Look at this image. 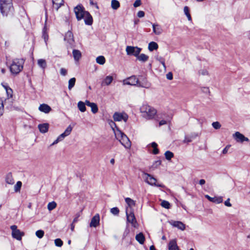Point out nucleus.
<instances>
[{"instance_id":"1","label":"nucleus","mask_w":250,"mask_h":250,"mask_svg":"<svg viewBox=\"0 0 250 250\" xmlns=\"http://www.w3.org/2000/svg\"><path fill=\"white\" fill-rule=\"evenodd\" d=\"M0 10L3 16L13 14L14 9L12 0H0Z\"/></svg>"},{"instance_id":"2","label":"nucleus","mask_w":250,"mask_h":250,"mask_svg":"<svg viewBox=\"0 0 250 250\" xmlns=\"http://www.w3.org/2000/svg\"><path fill=\"white\" fill-rule=\"evenodd\" d=\"M140 110L143 117L146 120L153 119L157 113V111L154 107L146 104L142 105Z\"/></svg>"},{"instance_id":"3","label":"nucleus","mask_w":250,"mask_h":250,"mask_svg":"<svg viewBox=\"0 0 250 250\" xmlns=\"http://www.w3.org/2000/svg\"><path fill=\"white\" fill-rule=\"evenodd\" d=\"M25 60L23 59H15L13 60L12 63L10 66L11 72L17 75L19 74L23 69Z\"/></svg>"},{"instance_id":"4","label":"nucleus","mask_w":250,"mask_h":250,"mask_svg":"<svg viewBox=\"0 0 250 250\" xmlns=\"http://www.w3.org/2000/svg\"><path fill=\"white\" fill-rule=\"evenodd\" d=\"M115 135L116 138L119 141L125 148H129L131 147V142L124 133L119 130H117L115 132Z\"/></svg>"},{"instance_id":"5","label":"nucleus","mask_w":250,"mask_h":250,"mask_svg":"<svg viewBox=\"0 0 250 250\" xmlns=\"http://www.w3.org/2000/svg\"><path fill=\"white\" fill-rule=\"evenodd\" d=\"M143 178L145 181L148 184L152 186H155L158 187L164 188L165 186L162 184H157V180L151 175L147 173H144L143 175Z\"/></svg>"},{"instance_id":"6","label":"nucleus","mask_w":250,"mask_h":250,"mask_svg":"<svg viewBox=\"0 0 250 250\" xmlns=\"http://www.w3.org/2000/svg\"><path fill=\"white\" fill-rule=\"evenodd\" d=\"M142 48L137 46H127L125 51L127 55L137 57L140 54Z\"/></svg>"},{"instance_id":"7","label":"nucleus","mask_w":250,"mask_h":250,"mask_svg":"<svg viewBox=\"0 0 250 250\" xmlns=\"http://www.w3.org/2000/svg\"><path fill=\"white\" fill-rule=\"evenodd\" d=\"M74 11L76 15V18L78 21L83 18L87 12L84 11L83 7L81 5H78L76 6L74 9Z\"/></svg>"},{"instance_id":"8","label":"nucleus","mask_w":250,"mask_h":250,"mask_svg":"<svg viewBox=\"0 0 250 250\" xmlns=\"http://www.w3.org/2000/svg\"><path fill=\"white\" fill-rule=\"evenodd\" d=\"M126 215L127 222L130 223L131 224L132 226H133L134 228H136L138 226V224L134 213L132 211L129 212L128 210L126 209Z\"/></svg>"},{"instance_id":"9","label":"nucleus","mask_w":250,"mask_h":250,"mask_svg":"<svg viewBox=\"0 0 250 250\" xmlns=\"http://www.w3.org/2000/svg\"><path fill=\"white\" fill-rule=\"evenodd\" d=\"M10 228L12 231V235L13 237L18 240H21L22 236L24 235V233L17 229V227L16 225L11 226Z\"/></svg>"},{"instance_id":"10","label":"nucleus","mask_w":250,"mask_h":250,"mask_svg":"<svg viewBox=\"0 0 250 250\" xmlns=\"http://www.w3.org/2000/svg\"><path fill=\"white\" fill-rule=\"evenodd\" d=\"M113 119L116 122H119L123 120L126 122L128 118L127 114L125 112H115L113 116Z\"/></svg>"},{"instance_id":"11","label":"nucleus","mask_w":250,"mask_h":250,"mask_svg":"<svg viewBox=\"0 0 250 250\" xmlns=\"http://www.w3.org/2000/svg\"><path fill=\"white\" fill-rule=\"evenodd\" d=\"M233 137L237 142L239 143H242L244 141H249L248 138L246 137L243 134L238 131L233 134Z\"/></svg>"},{"instance_id":"12","label":"nucleus","mask_w":250,"mask_h":250,"mask_svg":"<svg viewBox=\"0 0 250 250\" xmlns=\"http://www.w3.org/2000/svg\"><path fill=\"white\" fill-rule=\"evenodd\" d=\"M138 83L139 80L135 76H132L124 81V83L127 85H137Z\"/></svg>"},{"instance_id":"13","label":"nucleus","mask_w":250,"mask_h":250,"mask_svg":"<svg viewBox=\"0 0 250 250\" xmlns=\"http://www.w3.org/2000/svg\"><path fill=\"white\" fill-rule=\"evenodd\" d=\"M99 223L100 215L99 214H96L92 218L89 226L90 227L96 228L99 225Z\"/></svg>"},{"instance_id":"14","label":"nucleus","mask_w":250,"mask_h":250,"mask_svg":"<svg viewBox=\"0 0 250 250\" xmlns=\"http://www.w3.org/2000/svg\"><path fill=\"white\" fill-rule=\"evenodd\" d=\"M206 198L208 199L209 201L216 204H219L223 202V197L222 196H215L211 197L208 195H205Z\"/></svg>"},{"instance_id":"15","label":"nucleus","mask_w":250,"mask_h":250,"mask_svg":"<svg viewBox=\"0 0 250 250\" xmlns=\"http://www.w3.org/2000/svg\"><path fill=\"white\" fill-rule=\"evenodd\" d=\"M64 40L67 41L70 44H72L74 42L73 34L70 31H68L65 35Z\"/></svg>"},{"instance_id":"16","label":"nucleus","mask_w":250,"mask_h":250,"mask_svg":"<svg viewBox=\"0 0 250 250\" xmlns=\"http://www.w3.org/2000/svg\"><path fill=\"white\" fill-rule=\"evenodd\" d=\"M72 130V127L71 126V125H69L65 130L64 132L60 135L58 137L61 141L63 140L65 137L68 136L70 134Z\"/></svg>"},{"instance_id":"17","label":"nucleus","mask_w":250,"mask_h":250,"mask_svg":"<svg viewBox=\"0 0 250 250\" xmlns=\"http://www.w3.org/2000/svg\"><path fill=\"white\" fill-rule=\"evenodd\" d=\"M153 32L157 35H159L162 34L163 29L161 26L156 23L152 24Z\"/></svg>"},{"instance_id":"18","label":"nucleus","mask_w":250,"mask_h":250,"mask_svg":"<svg viewBox=\"0 0 250 250\" xmlns=\"http://www.w3.org/2000/svg\"><path fill=\"white\" fill-rule=\"evenodd\" d=\"M85 104L87 106H89L91 108V111L94 113H96L98 111V108L97 104L94 103H91L89 101H85Z\"/></svg>"},{"instance_id":"19","label":"nucleus","mask_w":250,"mask_h":250,"mask_svg":"<svg viewBox=\"0 0 250 250\" xmlns=\"http://www.w3.org/2000/svg\"><path fill=\"white\" fill-rule=\"evenodd\" d=\"M39 110L45 113H48L51 110V108L48 104H42L40 105Z\"/></svg>"},{"instance_id":"20","label":"nucleus","mask_w":250,"mask_h":250,"mask_svg":"<svg viewBox=\"0 0 250 250\" xmlns=\"http://www.w3.org/2000/svg\"><path fill=\"white\" fill-rule=\"evenodd\" d=\"M84 17L85 24L86 25H91L93 23V18L88 12H86V14L84 16Z\"/></svg>"},{"instance_id":"21","label":"nucleus","mask_w":250,"mask_h":250,"mask_svg":"<svg viewBox=\"0 0 250 250\" xmlns=\"http://www.w3.org/2000/svg\"><path fill=\"white\" fill-rule=\"evenodd\" d=\"M113 80V78L111 76H107L102 82L101 85H109L111 84Z\"/></svg>"},{"instance_id":"22","label":"nucleus","mask_w":250,"mask_h":250,"mask_svg":"<svg viewBox=\"0 0 250 250\" xmlns=\"http://www.w3.org/2000/svg\"><path fill=\"white\" fill-rule=\"evenodd\" d=\"M168 250H179L175 239H173L169 242Z\"/></svg>"},{"instance_id":"23","label":"nucleus","mask_w":250,"mask_h":250,"mask_svg":"<svg viewBox=\"0 0 250 250\" xmlns=\"http://www.w3.org/2000/svg\"><path fill=\"white\" fill-rule=\"evenodd\" d=\"M49 128V125L47 123L39 124L38 125V128L40 131L42 133H44L48 131Z\"/></svg>"},{"instance_id":"24","label":"nucleus","mask_w":250,"mask_h":250,"mask_svg":"<svg viewBox=\"0 0 250 250\" xmlns=\"http://www.w3.org/2000/svg\"><path fill=\"white\" fill-rule=\"evenodd\" d=\"M53 6L56 10L63 4V0H52Z\"/></svg>"},{"instance_id":"25","label":"nucleus","mask_w":250,"mask_h":250,"mask_svg":"<svg viewBox=\"0 0 250 250\" xmlns=\"http://www.w3.org/2000/svg\"><path fill=\"white\" fill-rule=\"evenodd\" d=\"M73 56L76 61H79L82 57V54L80 50L74 49L72 52Z\"/></svg>"},{"instance_id":"26","label":"nucleus","mask_w":250,"mask_h":250,"mask_svg":"<svg viewBox=\"0 0 250 250\" xmlns=\"http://www.w3.org/2000/svg\"><path fill=\"white\" fill-rule=\"evenodd\" d=\"M173 226L184 230L185 229V225L180 221H174L172 223Z\"/></svg>"},{"instance_id":"27","label":"nucleus","mask_w":250,"mask_h":250,"mask_svg":"<svg viewBox=\"0 0 250 250\" xmlns=\"http://www.w3.org/2000/svg\"><path fill=\"white\" fill-rule=\"evenodd\" d=\"M38 65L43 70L47 66L46 62L44 59H40L38 60Z\"/></svg>"},{"instance_id":"28","label":"nucleus","mask_w":250,"mask_h":250,"mask_svg":"<svg viewBox=\"0 0 250 250\" xmlns=\"http://www.w3.org/2000/svg\"><path fill=\"white\" fill-rule=\"evenodd\" d=\"M5 181L6 183L10 185H13L14 183V180L13 178L11 173H8L5 178Z\"/></svg>"},{"instance_id":"29","label":"nucleus","mask_w":250,"mask_h":250,"mask_svg":"<svg viewBox=\"0 0 250 250\" xmlns=\"http://www.w3.org/2000/svg\"><path fill=\"white\" fill-rule=\"evenodd\" d=\"M158 48V44L154 42H151L148 44V49L150 51H152L154 50H157Z\"/></svg>"},{"instance_id":"30","label":"nucleus","mask_w":250,"mask_h":250,"mask_svg":"<svg viewBox=\"0 0 250 250\" xmlns=\"http://www.w3.org/2000/svg\"><path fill=\"white\" fill-rule=\"evenodd\" d=\"M136 240L141 244H143L145 241V237L142 233H140L136 235Z\"/></svg>"},{"instance_id":"31","label":"nucleus","mask_w":250,"mask_h":250,"mask_svg":"<svg viewBox=\"0 0 250 250\" xmlns=\"http://www.w3.org/2000/svg\"><path fill=\"white\" fill-rule=\"evenodd\" d=\"M85 103L83 102L80 101L78 103V107L80 111L84 112L86 111Z\"/></svg>"},{"instance_id":"32","label":"nucleus","mask_w":250,"mask_h":250,"mask_svg":"<svg viewBox=\"0 0 250 250\" xmlns=\"http://www.w3.org/2000/svg\"><path fill=\"white\" fill-rule=\"evenodd\" d=\"M137 86L139 87L148 88L150 86V84L144 79V82H141L139 81V83Z\"/></svg>"},{"instance_id":"33","label":"nucleus","mask_w":250,"mask_h":250,"mask_svg":"<svg viewBox=\"0 0 250 250\" xmlns=\"http://www.w3.org/2000/svg\"><path fill=\"white\" fill-rule=\"evenodd\" d=\"M137 59L141 62H145L148 59V56L145 54H141L137 57Z\"/></svg>"},{"instance_id":"34","label":"nucleus","mask_w":250,"mask_h":250,"mask_svg":"<svg viewBox=\"0 0 250 250\" xmlns=\"http://www.w3.org/2000/svg\"><path fill=\"white\" fill-rule=\"evenodd\" d=\"M96 62L101 65H103L105 62V59L103 56H100L97 57Z\"/></svg>"},{"instance_id":"35","label":"nucleus","mask_w":250,"mask_h":250,"mask_svg":"<svg viewBox=\"0 0 250 250\" xmlns=\"http://www.w3.org/2000/svg\"><path fill=\"white\" fill-rule=\"evenodd\" d=\"M120 3L117 0H112L111 7L114 10H117L120 7Z\"/></svg>"},{"instance_id":"36","label":"nucleus","mask_w":250,"mask_h":250,"mask_svg":"<svg viewBox=\"0 0 250 250\" xmlns=\"http://www.w3.org/2000/svg\"><path fill=\"white\" fill-rule=\"evenodd\" d=\"M76 79L75 78H71L68 81V89L71 90L75 85Z\"/></svg>"},{"instance_id":"37","label":"nucleus","mask_w":250,"mask_h":250,"mask_svg":"<svg viewBox=\"0 0 250 250\" xmlns=\"http://www.w3.org/2000/svg\"><path fill=\"white\" fill-rule=\"evenodd\" d=\"M197 136V135L194 134L191 135L190 136H185V139L183 141L185 143H189L192 141V139L195 138Z\"/></svg>"},{"instance_id":"38","label":"nucleus","mask_w":250,"mask_h":250,"mask_svg":"<svg viewBox=\"0 0 250 250\" xmlns=\"http://www.w3.org/2000/svg\"><path fill=\"white\" fill-rule=\"evenodd\" d=\"M151 146L153 148L152 153L154 154H157L159 153V149L157 148V144L155 142H152L150 144Z\"/></svg>"},{"instance_id":"39","label":"nucleus","mask_w":250,"mask_h":250,"mask_svg":"<svg viewBox=\"0 0 250 250\" xmlns=\"http://www.w3.org/2000/svg\"><path fill=\"white\" fill-rule=\"evenodd\" d=\"M165 156L167 160H170L173 157L174 154L172 152L167 150L165 152Z\"/></svg>"},{"instance_id":"40","label":"nucleus","mask_w":250,"mask_h":250,"mask_svg":"<svg viewBox=\"0 0 250 250\" xmlns=\"http://www.w3.org/2000/svg\"><path fill=\"white\" fill-rule=\"evenodd\" d=\"M57 206V204L55 202L53 201L52 202H50L47 205V208L49 211L52 210L55 208H56Z\"/></svg>"},{"instance_id":"41","label":"nucleus","mask_w":250,"mask_h":250,"mask_svg":"<svg viewBox=\"0 0 250 250\" xmlns=\"http://www.w3.org/2000/svg\"><path fill=\"white\" fill-rule=\"evenodd\" d=\"M125 201L128 206L130 207L134 206L135 205V201L130 198H126L125 199Z\"/></svg>"},{"instance_id":"42","label":"nucleus","mask_w":250,"mask_h":250,"mask_svg":"<svg viewBox=\"0 0 250 250\" xmlns=\"http://www.w3.org/2000/svg\"><path fill=\"white\" fill-rule=\"evenodd\" d=\"M22 186V183L21 181L17 182L16 184L14 186V190L15 192H18L20 190Z\"/></svg>"},{"instance_id":"43","label":"nucleus","mask_w":250,"mask_h":250,"mask_svg":"<svg viewBox=\"0 0 250 250\" xmlns=\"http://www.w3.org/2000/svg\"><path fill=\"white\" fill-rule=\"evenodd\" d=\"M161 205L164 208L168 209L170 208V205L169 203L166 200H163L161 203Z\"/></svg>"},{"instance_id":"44","label":"nucleus","mask_w":250,"mask_h":250,"mask_svg":"<svg viewBox=\"0 0 250 250\" xmlns=\"http://www.w3.org/2000/svg\"><path fill=\"white\" fill-rule=\"evenodd\" d=\"M44 232L42 230H38L36 232V235L39 238H42L44 235Z\"/></svg>"},{"instance_id":"45","label":"nucleus","mask_w":250,"mask_h":250,"mask_svg":"<svg viewBox=\"0 0 250 250\" xmlns=\"http://www.w3.org/2000/svg\"><path fill=\"white\" fill-rule=\"evenodd\" d=\"M161 164V161L157 160L155 161L152 165L151 166V168L154 169L158 167H159Z\"/></svg>"},{"instance_id":"46","label":"nucleus","mask_w":250,"mask_h":250,"mask_svg":"<svg viewBox=\"0 0 250 250\" xmlns=\"http://www.w3.org/2000/svg\"><path fill=\"white\" fill-rule=\"evenodd\" d=\"M110 212L112 214H113L114 215H118L119 213V209L117 207H114L110 209Z\"/></svg>"},{"instance_id":"47","label":"nucleus","mask_w":250,"mask_h":250,"mask_svg":"<svg viewBox=\"0 0 250 250\" xmlns=\"http://www.w3.org/2000/svg\"><path fill=\"white\" fill-rule=\"evenodd\" d=\"M55 244L56 246L60 247L62 245L63 242L61 239L57 238L55 240Z\"/></svg>"},{"instance_id":"48","label":"nucleus","mask_w":250,"mask_h":250,"mask_svg":"<svg viewBox=\"0 0 250 250\" xmlns=\"http://www.w3.org/2000/svg\"><path fill=\"white\" fill-rule=\"evenodd\" d=\"M212 126L215 129H219L221 125L219 122H214L212 123Z\"/></svg>"},{"instance_id":"49","label":"nucleus","mask_w":250,"mask_h":250,"mask_svg":"<svg viewBox=\"0 0 250 250\" xmlns=\"http://www.w3.org/2000/svg\"><path fill=\"white\" fill-rule=\"evenodd\" d=\"M199 74L200 75H202L203 76L208 75V71L207 69H201L199 71Z\"/></svg>"},{"instance_id":"50","label":"nucleus","mask_w":250,"mask_h":250,"mask_svg":"<svg viewBox=\"0 0 250 250\" xmlns=\"http://www.w3.org/2000/svg\"><path fill=\"white\" fill-rule=\"evenodd\" d=\"M3 113V103L2 100H0V117Z\"/></svg>"},{"instance_id":"51","label":"nucleus","mask_w":250,"mask_h":250,"mask_svg":"<svg viewBox=\"0 0 250 250\" xmlns=\"http://www.w3.org/2000/svg\"><path fill=\"white\" fill-rule=\"evenodd\" d=\"M6 93L8 95V97H9V98H12V92H13L12 89L9 87V88H6Z\"/></svg>"},{"instance_id":"52","label":"nucleus","mask_w":250,"mask_h":250,"mask_svg":"<svg viewBox=\"0 0 250 250\" xmlns=\"http://www.w3.org/2000/svg\"><path fill=\"white\" fill-rule=\"evenodd\" d=\"M81 213H82V211H80V212H78L77 213H76V214L75 215V218H74V219L73 220V223H76L78 221L79 217L81 215Z\"/></svg>"},{"instance_id":"53","label":"nucleus","mask_w":250,"mask_h":250,"mask_svg":"<svg viewBox=\"0 0 250 250\" xmlns=\"http://www.w3.org/2000/svg\"><path fill=\"white\" fill-rule=\"evenodd\" d=\"M141 0H136L133 3L134 7H137L141 5Z\"/></svg>"},{"instance_id":"54","label":"nucleus","mask_w":250,"mask_h":250,"mask_svg":"<svg viewBox=\"0 0 250 250\" xmlns=\"http://www.w3.org/2000/svg\"><path fill=\"white\" fill-rule=\"evenodd\" d=\"M167 78L169 80H171L173 79V74L172 72H169L166 75Z\"/></svg>"},{"instance_id":"55","label":"nucleus","mask_w":250,"mask_h":250,"mask_svg":"<svg viewBox=\"0 0 250 250\" xmlns=\"http://www.w3.org/2000/svg\"><path fill=\"white\" fill-rule=\"evenodd\" d=\"M60 73L62 76H65L67 74V70L63 68H62L60 70Z\"/></svg>"},{"instance_id":"56","label":"nucleus","mask_w":250,"mask_h":250,"mask_svg":"<svg viewBox=\"0 0 250 250\" xmlns=\"http://www.w3.org/2000/svg\"><path fill=\"white\" fill-rule=\"evenodd\" d=\"M137 16L139 18H143L145 16V12L143 11H139L137 13Z\"/></svg>"},{"instance_id":"57","label":"nucleus","mask_w":250,"mask_h":250,"mask_svg":"<svg viewBox=\"0 0 250 250\" xmlns=\"http://www.w3.org/2000/svg\"><path fill=\"white\" fill-rule=\"evenodd\" d=\"M230 199L228 198L226 201H225L224 204L226 206L230 207H231V204L229 202Z\"/></svg>"},{"instance_id":"58","label":"nucleus","mask_w":250,"mask_h":250,"mask_svg":"<svg viewBox=\"0 0 250 250\" xmlns=\"http://www.w3.org/2000/svg\"><path fill=\"white\" fill-rule=\"evenodd\" d=\"M230 147V146L229 145H228L222 151V153L224 154H226L228 151V150H229V148Z\"/></svg>"},{"instance_id":"59","label":"nucleus","mask_w":250,"mask_h":250,"mask_svg":"<svg viewBox=\"0 0 250 250\" xmlns=\"http://www.w3.org/2000/svg\"><path fill=\"white\" fill-rule=\"evenodd\" d=\"M184 11L186 16L189 14V9L188 6L184 7Z\"/></svg>"},{"instance_id":"60","label":"nucleus","mask_w":250,"mask_h":250,"mask_svg":"<svg viewBox=\"0 0 250 250\" xmlns=\"http://www.w3.org/2000/svg\"><path fill=\"white\" fill-rule=\"evenodd\" d=\"M89 0L90 5H94L97 9H99V7L96 3H94L92 0Z\"/></svg>"},{"instance_id":"61","label":"nucleus","mask_w":250,"mask_h":250,"mask_svg":"<svg viewBox=\"0 0 250 250\" xmlns=\"http://www.w3.org/2000/svg\"><path fill=\"white\" fill-rule=\"evenodd\" d=\"M167 122L166 121L163 120L159 122V126H162L163 125L167 124Z\"/></svg>"},{"instance_id":"62","label":"nucleus","mask_w":250,"mask_h":250,"mask_svg":"<svg viewBox=\"0 0 250 250\" xmlns=\"http://www.w3.org/2000/svg\"><path fill=\"white\" fill-rule=\"evenodd\" d=\"M61 141L59 138L58 137L57 139L54 141V142L51 145V146H53L55 144H57L58 142Z\"/></svg>"},{"instance_id":"63","label":"nucleus","mask_w":250,"mask_h":250,"mask_svg":"<svg viewBox=\"0 0 250 250\" xmlns=\"http://www.w3.org/2000/svg\"><path fill=\"white\" fill-rule=\"evenodd\" d=\"M157 60L161 62L162 61H164L165 59L162 57H158L156 58Z\"/></svg>"},{"instance_id":"64","label":"nucleus","mask_w":250,"mask_h":250,"mask_svg":"<svg viewBox=\"0 0 250 250\" xmlns=\"http://www.w3.org/2000/svg\"><path fill=\"white\" fill-rule=\"evenodd\" d=\"M205 180H204V179H201L200 181H199V184L201 185H203L204 184H205Z\"/></svg>"}]
</instances>
